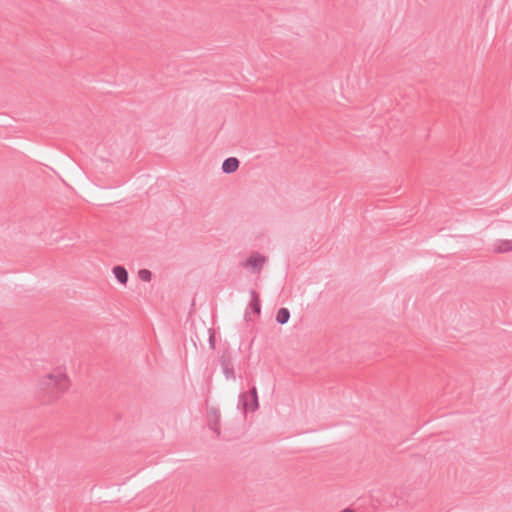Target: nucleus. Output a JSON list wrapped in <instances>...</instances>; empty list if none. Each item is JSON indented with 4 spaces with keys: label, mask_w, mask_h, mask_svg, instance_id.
I'll list each match as a JSON object with an SVG mask.
<instances>
[{
    "label": "nucleus",
    "mask_w": 512,
    "mask_h": 512,
    "mask_svg": "<svg viewBox=\"0 0 512 512\" xmlns=\"http://www.w3.org/2000/svg\"><path fill=\"white\" fill-rule=\"evenodd\" d=\"M39 396L43 403H51L61 397L69 387V379L65 373L56 370L39 380Z\"/></svg>",
    "instance_id": "nucleus-1"
},
{
    "label": "nucleus",
    "mask_w": 512,
    "mask_h": 512,
    "mask_svg": "<svg viewBox=\"0 0 512 512\" xmlns=\"http://www.w3.org/2000/svg\"><path fill=\"white\" fill-rule=\"evenodd\" d=\"M238 408H240L244 415L248 412H254L259 408L257 389L255 386L248 392H243L239 395Z\"/></svg>",
    "instance_id": "nucleus-2"
},
{
    "label": "nucleus",
    "mask_w": 512,
    "mask_h": 512,
    "mask_svg": "<svg viewBox=\"0 0 512 512\" xmlns=\"http://www.w3.org/2000/svg\"><path fill=\"white\" fill-rule=\"evenodd\" d=\"M220 417L221 413L218 408L207 405V421L208 431L213 434L212 438L219 437L220 431Z\"/></svg>",
    "instance_id": "nucleus-3"
},
{
    "label": "nucleus",
    "mask_w": 512,
    "mask_h": 512,
    "mask_svg": "<svg viewBox=\"0 0 512 512\" xmlns=\"http://www.w3.org/2000/svg\"><path fill=\"white\" fill-rule=\"evenodd\" d=\"M266 261L267 258L265 256L260 253H253L246 259L243 266L251 268L253 273H259Z\"/></svg>",
    "instance_id": "nucleus-4"
},
{
    "label": "nucleus",
    "mask_w": 512,
    "mask_h": 512,
    "mask_svg": "<svg viewBox=\"0 0 512 512\" xmlns=\"http://www.w3.org/2000/svg\"><path fill=\"white\" fill-rule=\"evenodd\" d=\"M492 251L497 254L508 253L512 251V240H497L492 247Z\"/></svg>",
    "instance_id": "nucleus-5"
},
{
    "label": "nucleus",
    "mask_w": 512,
    "mask_h": 512,
    "mask_svg": "<svg viewBox=\"0 0 512 512\" xmlns=\"http://www.w3.org/2000/svg\"><path fill=\"white\" fill-rule=\"evenodd\" d=\"M113 274L120 284L125 285L128 281V272L125 267L117 265L113 268Z\"/></svg>",
    "instance_id": "nucleus-6"
},
{
    "label": "nucleus",
    "mask_w": 512,
    "mask_h": 512,
    "mask_svg": "<svg viewBox=\"0 0 512 512\" xmlns=\"http://www.w3.org/2000/svg\"><path fill=\"white\" fill-rule=\"evenodd\" d=\"M250 294H251V301H250L249 306L253 313L259 315L261 312L260 298H259L258 294L256 293V291H254V290H251Z\"/></svg>",
    "instance_id": "nucleus-7"
},
{
    "label": "nucleus",
    "mask_w": 512,
    "mask_h": 512,
    "mask_svg": "<svg viewBox=\"0 0 512 512\" xmlns=\"http://www.w3.org/2000/svg\"><path fill=\"white\" fill-rule=\"evenodd\" d=\"M240 161L236 157L226 158V174L234 173L238 170Z\"/></svg>",
    "instance_id": "nucleus-8"
},
{
    "label": "nucleus",
    "mask_w": 512,
    "mask_h": 512,
    "mask_svg": "<svg viewBox=\"0 0 512 512\" xmlns=\"http://www.w3.org/2000/svg\"><path fill=\"white\" fill-rule=\"evenodd\" d=\"M290 319V311L287 308H280L276 314V322L278 324H286Z\"/></svg>",
    "instance_id": "nucleus-9"
},
{
    "label": "nucleus",
    "mask_w": 512,
    "mask_h": 512,
    "mask_svg": "<svg viewBox=\"0 0 512 512\" xmlns=\"http://www.w3.org/2000/svg\"><path fill=\"white\" fill-rule=\"evenodd\" d=\"M138 276L142 281L149 282L151 280L152 273L148 269H141L138 272Z\"/></svg>",
    "instance_id": "nucleus-10"
},
{
    "label": "nucleus",
    "mask_w": 512,
    "mask_h": 512,
    "mask_svg": "<svg viewBox=\"0 0 512 512\" xmlns=\"http://www.w3.org/2000/svg\"><path fill=\"white\" fill-rule=\"evenodd\" d=\"M230 378L235 379V374H234L233 368L229 366V363L226 360V380L230 379Z\"/></svg>",
    "instance_id": "nucleus-11"
},
{
    "label": "nucleus",
    "mask_w": 512,
    "mask_h": 512,
    "mask_svg": "<svg viewBox=\"0 0 512 512\" xmlns=\"http://www.w3.org/2000/svg\"><path fill=\"white\" fill-rule=\"evenodd\" d=\"M207 333L209 334V344L212 349L215 348V337L214 334L210 332V329H207Z\"/></svg>",
    "instance_id": "nucleus-12"
},
{
    "label": "nucleus",
    "mask_w": 512,
    "mask_h": 512,
    "mask_svg": "<svg viewBox=\"0 0 512 512\" xmlns=\"http://www.w3.org/2000/svg\"><path fill=\"white\" fill-rule=\"evenodd\" d=\"M220 364L224 367V356L220 357Z\"/></svg>",
    "instance_id": "nucleus-13"
},
{
    "label": "nucleus",
    "mask_w": 512,
    "mask_h": 512,
    "mask_svg": "<svg viewBox=\"0 0 512 512\" xmlns=\"http://www.w3.org/2000/svg\"><path fill=\"white\" fill-rule=\"evenodd\" d=\"M221 169H222V171H224V169H225L224 162L222 163Z\"/></svg>",
    "instance_id": "nucleus-14"
}]
</instances>
